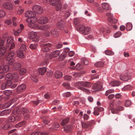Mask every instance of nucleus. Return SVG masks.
Here are the masks:
<instances>
[{
    "mask_svg": "<svg viewBox=\"0 0 135 135\" xmlns=\"http://www.w3.org/2000/svg\"><path fill=\"white\" fill-rule=\"evenodd\" d=\"M25 15L26 17H28L26 21L29 27L33 28H36L38 27V25L35 23V21L34 20V18H31L35 16V14L31 11H28L26 13Z\"/></svg>",
    "mask_w": 135,
    "mask_h": 135,
    "instance_id": "f257e3e1",
    "label": "nucleus"
},
{
    "mask_svg": "<svg viewBox=\"0 0 135 135\" xmlns=\"http://www.w3.org/2000/svg\"><path fill=\"white\" fill-rule=\"evenodd\" d=\"M46 70V68L45 67L39 68L38 71L36 70L34 72L33 74L31 77V79L34 82H36L37 81V77L38 75L39 74L44 75Z\"/></svg>",
    "mask_w": 135,
    "mask_h": 135,
    "instance_id": "f03ea898",
    "label": "nucleus"
},
{
    "mask_svg": "<svg viewBox=\"0 0 135 135\" xmlns=\"http://www.w3.org/2000/svg\"><path fill=\"white\" fill-rule=\"evenodd\" d=\"M28 110L26 108H22L20 109L19 110H17V113H19L20 115L21 116V117H22V115L24 116V118L25 119H28L30 118V115L28 114H26L28 112Z\"/></svg>",
    "mask_w": 135,
    "mask_h": 135,
    "instance_id": "7ed1b4c3",
    "label": "nucleus"
},
{
    "mask_svg": "<svg viewBox=\"0 0 135 135\" xmlns=\"http://www.w3.org/2000/svg\"><path fill=\"white\" fill-rule=\"evenodd\" d=\"M77 29L79 31L82 32L83 34L87 35L90 33V28L88 27H85L82 25H80L77 27Z\"/></svg>",
    "mask_w": 135,
    "mask_h": 135,
    "instance_id": "20e7f679",
    "label": "nucleus"
},
{
    "mask_svg": "<svg viewBox=\"0 0 135 135\" xmlns=\"http://www.w3.org/2000/svg\"><path fill=\"white\" fill-rule=\"evenodd\" d=\"M92 84L88 81H79L75 84V86L79 89V87H82L81 86L89 88L92 85Z\"/></svg>",
    "mask_w": 135,
    "mask_h": 135,
    "instance_id": "39448f33",
    "label": "nucleus"
},
{
    "mask_svg": "<svg viewBox=\"0 0 135 135\" xmlns=\"http://www.w3.org/2000/svg\"><path fill=\"white\" fill-rule=\"evenodd\" d=\"M15 53L13 51H11L9 53L7 58V63L10 65H12L14 61Z\"/></svg>",
    "mask_w": 135,
    "mask_h": 135,
    "instance_id": "423d86ee",
    "label": "nucleus"
},
{
    "mask_svg": "<svg viewBox=\"0 0 135 135\" xmlns=\"http://www.w3.org/2000/svg\"><path fill=\"white\" fill-rule=\"evenodd\" d=\"M49 3L53 6H56V10L59 11L61 8V2L60 0H49Z\"/></svg>",
    "mask_w": 135,
    "mask_h": 135,
    "instance_id": "0eeeda50",
    "label": "nucleus"
},
{
    "mask_svg": "<svg viewBox=\"0 0 135 135\" xmlns=\"http://www.w3.org/2000/svg\"><path fill=\"white\" fill-rule=\"evenodd\" d=\"M4 43V39H0V56L4 55L6 51V48L3 46Z\"/></svg>",
    "mask_w": 135,
    "mask_h": 135,
    "instance_id": "6e6552de",
    "label": "nucleus"
},
{
    "mask_svg": "<svg viewBox=\"0 0 135 135\" xmlns=\"http://www.w3.org/2000/svg\"><path fill=\"white\" fill-rule=\"evenodd\" d=\"M131 74L128 72L124 74L121 75H120V78L122 80L127 81L131 79Z\"/></svg>",
    "mask_w": 135,
    "mask_h": 135,
    "instance_id": "1a4fd4ad",
    "label": "nucleus"
},
{
    "mask_svg": "<svg viewBox=\"0 0 135 135\" xmlns=\"http://www.w3.org/2000/svg\"><path fill=\"white\" fill-rule=\"evenodd\" d=\"M32 9L33 11L36 13L41 14L43 12L42 7L39 5H35L33 6Z\"/></svg>",
    "mask_w": 135,
    "mask_h": 135,
    "instance_id": "9d476101",
    "label": "nucleus"
},
{
    "mask_svg": "<svg viewBox=\"0 0 135 135\" xmlns=\"http://www.w3.org/2000/svg\"><path fill=\"white\" fill-rule=\"evenodd\" d=\"M41 46L42 47V51L44 52H46L48 51L51 49V44L50 43H48L44 44H42Z\"/></svg>",
    "mask_w": 135,
    "mask_h": 135,
    "instance_id": "9b49d317",
    "label": "nucleus"
},
{
    "mask_svg": "<svg viewBox=\"0 0 135 135\" xmlns=\"http://www.w3.org/2000/svg\"><path fill=\"white\" fill-rule=\"evenodd\" d=\"M60 54V52L59 50H56L51 53L48 54L47 57H49L50 59H51L58 56Z\"/></svg>",
    "mask_w": 135,
    "mask_h": 135,
    "instance_id": "f8f14e48",
    "label": "nucleus"
},
{
    "mask_svg": "<svg viewBox=\"0 0 135 135\" xmlns=\"http://www.w3.org/2000/svg\"><path fill=\"white\" fill-rule=\"evenodd\" d=\"M17 115L16 117L14 116H12L9 117L8 119V121L9 122H14L15 120H16L18 121L21 118V116L20 115L19 113Z\"/></svg>",
    "mask_w": 135,
    "mask_h": 135,
    "instance_id": "ddd939ff",
    "label": "nucleus"
},
{
    "mask_svg": "<svg viewBox=\"0 0 135 135\" xmlns=\"http://www.w3.org/2000/svg\"><path fill=\"white\" fill-rule=\"evenodd\" d=\"M30 38L32 39V41L35 42H37L39 41V38L37 36L36 33L34 32H31L30 33Z\"/></svg>",
    "mask_w": 135,
    "mask_h": 135,
    "instance_id": "4468645a",
    "label": "nucleus"
},
{
    "mask_svg": "<svg viewBox=\"0 0 135 135\" xmlns=\"http://www.w3.org/2000/svg\"><path fill=\"white\" fill-rule=\"evenodd\" d=\"M49 21L48 18L45 16L41 17L38 20V23L43 24L47 23Z\"/></svg>",
    "mask_w": 135,
    "mask_h": 135,
    "instance_id": "2eb2a0df",
    "label": "nucleus"
},
{
    "mask_svg": "<svg viewBox=\"0 0 135 135\" xmlns=\"http://www.w3.org/2000/svg\"><path fill=\"white\" fill-rule=\"evenodd\" d=\"M3 7L6 9L11 10L13 8V6L11 3L9 2H5L3 4Z\"/></svg>",
    "mask_w": 135,
    "mask_h": 135,
    "instance_id": "dca6fc26",
    "label": "nucleus"
},
{
    "mask_svg": "<svg viewBox=\"0 0 135 135\" xmlns=\"http://www.w3.org/2000/svg\"><path fill=\"white\" fill-rule=\"evenodd\" d=\"M102 86L100 83H97L94 84L92 86L93 89L99 90H100L102 88Z\"/></svg>",
    "mask_w": 135,
    "mask_h": 135,
    "instance_id": "f3484780",
    "label": "nucleus"
},
{
    "mask_svg": "<svg viewBox=\"0 0 135 135\" xmlns=\"http://www.w3.org/2000/svg\"><path fill=\"white\" fill-rule=\"evenodd\" d=\"M108 109L111 110V112L112 113H116L117 112V109H116L114 107L113 103V102L110 103Z\"/></svg>",
    "mask_w": 135,
    "mask_h": 135,
    "instance_id": "a211bd4d",
    "label": "nucleus"
},
{
    "mask_svg": "<svg viewBox=\"0 0 135 135\" xmlns=\"http://www.w3.org/2000/svg\"><path fill=\"white\" fill-rule=\"evenodd\" d=\"M21 66V65L20 63H15L12 66V69L14 70H17L20 69Z\"/></svg>",
    "mask_w": 135,
    "mask_h": 135,
    "instance_id": "6ab92c4d",
    "label": "nucleus"
},
{
    "mask_svg": "<svg viewBox=\"0 0 135 135\" xmlns=\"http://www.w3.org/2000/svg\"><path fill=\"white\" fill-rule=\"evenodd\" d=\"M20 28L18 29L16 31H15L14 32V34L16 36L19 35V34L21 32L22 30H23L24 28V26L22 24H21L20 25Z\"/></svg>",
    "mask_w": 135,
    "mask_h": 135,
    "instance_id": "aec40b11",
    "label": "nucleus"
},
{
    "mask_svg": "<svg viewBox=\"0 0 135 135\" xmlns=\"http://www.w3.org/2000/svg\"><path fill=\"white\" fill-rule=\"evenodd\" d=\"M26 86L24 84H22L18 86L17 89V91L19 93L22 92L26 88Z\"/></svg>",
    "mask_w": 135,
    "mask_h": 135,
    "instance_id": "412c9836",
    "label": "nucleus"
},
{
    "mask_svg": "<svg viewBox=\"0 0 135 135\" xmlns=\"http://www.w3.org/2000/svg\"><path fill=\"white\" fill-rule=\"evenodd\" d=\"M11 112L10 109H7L4 110L0 113V115L3 116L9 114Z\"/></svg>",
    "mask_w": 135,
    "mask_h": 135,
    "instance_id": "4be33fe9",
    "label": "nucleus"
},
{
    "mask_svg": "<svg viewBox=\"0 0 135 135\" xmlns=\"http://www.w3.org/2000/svg\"><path fill=\"white\" fill-rule=\"evenodd\" d=\"M50 33L53 36L56 37L58 34V32L57 31V29H53L50 31Z\"/></svg>",
    "mask_w": 135,
    "mask_h": 135,
    "instance_id": "5701e85b",
    "label": "nucleus"
},
{
    "mask_svg": "<svg viewBox=\"0 0 135 135\" xmlns=\"http://www.w3.org/2000/svg\"><path fill=\"white\" fill-rule=\"evenodd\" d=\"M12 80L15 81L16 82L18 81L19 76L18 74L16 73H15L12 75Z\"/></svg>",
    "mask_w": 135,
    "mask_h": 135,
    "instance_id": "b1692460",
    "label": "nucleus"
},
{
    "mask_svg": "<svg viewBox=\"0 0 135 135\" xmlns=\"http://www.w3.org/2000/svg\"><path fill=\"white\" fill-rule=\"evenodd\" d=\"M72 126L70 125H68L64 127V130L67 132H70L72 128Z\"/></svg>",
    "mask_w": 135,
    "mask_h": 135,
    "instance_id": "393cba45",
    "label": "nucleus"
},
{
    "mask_svg": "<svg viewBox=\"0 0 135 135\" xmlns=\"http://www.w3.org/2000/svg\"><path fill=\"white\" fill-rule=\"evenodd\" d=\"M55 76L57 78H61L62 76V73L59 71H56L55 73Z\"/></svg>",
    "mask_w": 135,
    "mask_h": 135,
    "instance_id": "a878e982",
    "label": "nucleus"
},
{
    "mask_svg": "<svg viewBox=\"0 0 135 135\" xmlns=\"http://www.w3.org/2000/svg\"><path fill=\"white\" fill-rule=\"evenodd\" d=\"M23 51L19 50L17 52V55L18 57L21 58H23L24 57V55Z\"/></svg>",
    "mask_w": 135,
    "mask_h": 135,
    "instance_id": "bb28decb",
    "label": "nucleus"
},
{
    "mask_svg": "<svg viewBox=\"0 0 135 135\" xmlns=\"http://www.w3.org/2000/svg\"><path fill=\"white\" fill-rule=\"evenodd\" d=\"M81 126L83 128H86L90 126L91 123L89 122H87V123L81 122Z\"/></svg>",
    "mask_w": 135,
    "mask_h": 135,
    "instance_id": "cd10ccee",
    "label": "nucleus"
},
{
    "mask_svg": "<svg viewBox=\"0 0 135 135\" xmlns=\"http://www.w3.org/2000/svg\"><path fill=\"white\" fill-rule=\"evenodd\" d=\"M102 7L105 10H109V4L107 3H103L102 4Z\"/></svg>",
    "mask_w": 135,
    "mask_h": 135,
    "instance_id": "c85d7f7f",
    "label": "nucleus"
},
{
    "mask_svg": "<svg viewBox=\"0 0 135 135\" xmlns=\"http://www.w3.org/2000/svg\"><path fill=\"white\" fill-rule=\"evenodd\" d=\"M65 23V22L61 20L59 21L57 24V27L59 28H60L62 27L64 24Z\"/></svg>",
    "mask_w": 135,
    "mask_h": 135,
    "instance_id": "c756f323",
    "label": "nucleus"
},
{
    "mask_svg": "<svg viewBox=\"0 0 135 135\" xmlns=\"http://www.w3.org/2000/svg\"><path fill=\"white\" fill-rule=\"evenodd\" d=\"M110 84L112 86H118L120 83L118 81H114L110 83Z\"/></svg>",
    "mask_w": 135,
    "mask_h": 135,
    "instance_id": "7c9ffc66",
    "label": "nucleus"
},
{
    "mask_svg": "<svg viewBox=\"0 0 135 135\" xmlns=\"http://www.w3.org/2000/svg\"><path fill=\"white\" fill-rule=\"evenodd\" d=\"M104 62L103 61L98 62L95 63L94 65L95 66L98 67H103L104 65Z\"/></svg>",
    "mask_w": 135,
    "mask_h": 135,
    "instance_id": "2f4dec72",
    "label": "nucleus"
},
{
    "mask_svg": "<svg viewBox=\"0 0 135 135\" xmlns=\"http://www.w3.org/2000/svg\"><path fill=\"white\" fill-rule=\"evenodd\" d=\"M50 26L48 25H43L41 26L40 27H39V26H38L37 28H39L40 29L42 30H44L47 29H49V28H50Z\"/></svg>",
    "mask_w": 135,
    "mask_h": 135,
    "instance_id": "473e14b6",
    "label": "nucleus"
},
{
    "mask_svg": "<svg viewBox=\"0 0 135 135\" xmlns=\"http://www.w3.org/2000/svg\"><path fill=\"white\" fill-rule=\"evenodd\" d=\"M132 27V25L131 23H128L126 24V29L128 31L131 30Z\"/></svg>",
    "mask_w": 135,
    "mask_h": 135,
    "instance_id": "72a5a7b5",
    "label": "nucleus"
},
{
    "mask_svg": "<svg viewBox=\"0 0 135 135\" xmlns=\"http://www.w3.org/2000/svg\"><path fill=\"white\" fill-rule=\"evenodd\" d=\"M11 104L10 102L6 103L3 104H2V109L6 108L10 106Z\"/></svg>",
    "mask_w": 135,
    "mask_h": 135,
    "instance_id": "f704fd0d",
    "label": "nucleus"
},
{
    "mask_svg": "<svg viewBox=\"0 0 135 135\" xmlns=\"http://www.w3.org/2000/svg\"><path fill=\"white\" fill-rule=\"evenodd\" d=\"M107 20L109 21L114 23H116L117 22V20L115 18H113V17L108 18Z\"/></svg>",
    "mask_w": 135,
    "mask_h": 135,
    "instance_id": "c9c22d12",
    "label": "nucleus"
},
{
    "mask_svg": "<svg viewBox=\"0 0 135 135\" xmlns=\"http://www.w3.org/2000/svg\"><path fill=\"white\" fill-rule=\"evenodd\" d=\"M69 118H66L63 119L61 123V125L62 126H64L65 124L68 123L69 121Z\"/></svg>",
    "mask_w": 135,
    "mask_h": 135,
    "instance_id": "e433bc0d",
    "label": "nucleus"
},
{
    "mask_svg": "<svg viewBox=\"0 0 135 135\" xmlns=\"http://www.w3.org/2000/svg\"><path fill=\"white\" fill-rule=\"evenodd\" d=\"M47 55L46 56V59H45L44 61L41 63V65H47L49 62V59L48 58H49V57H47Z\"/></svg>",
    "mask_w": 135,
    "mask_h": 135,
    "instance_id": "4c0bfd02",
    "label": "nucleus"
},
{
    "mask_svg": "<svg viewBox=\"0 0 135 135\" xmlns=\"http://www.w3.org/2000/svg\"><path fill=\"white\" fill-rule=\"evenodd\" d=\"M12 75L11 73H9L7 74L6 76V80H12Z\"/></svg>",
    "mask_w": 135,
    "mask_h": 135,
    "instance_id": "58836bf2",
    "label": "nucleus"
},
{
    "mask_svg": "<svg viewBox=\"0 0 135 135\" xmlns=\"http://www.w3.org/2000/svg\"><path fill=\"white\" fill-rule=\"evenodd\" d=\"M79 89L83 91H85L86 93L89 94L90 93V90L89 89L84 88L83 87H79Z\"/></svg>",
    "mask_w": 135,
    "mask_h": 135,
    "instance_id": "ea45409f",
    "label": "nucleus"
},
{
    "mask_svg": "<svg viewBox=\"0 0 135 135\" xmlns=\"http://www.w3.org/2000/svg\"><path fill=\"white\" fill-rule=\"evenodd\" d=\"M13 41L12 37H9L7 39V42L8 45H9L12 43Z\"/></svg>",
    "mask_w": 135,
    "mask_h": 135,
    "instance_id": "a19ab883",
    "label": "nucleus"
},
{
    "mask_svg": "<svg viewBox=\"0 0 135 135\" xmlns=\"http://www.w3.org/2000/svg\"><path fill=\"white\" fill-rule=\"evenodd\" d=\"M105 53L106 55H113L114 54L113 51L109 50H106L105 51Z\"/></svg>",
    "mask_w": 135,
    "mask_h": 135,
    "instance_id": "79ce46f5",
    "label": "nucleus"
},
{
    "mask_svg": "<svg viewBox=\"0 0 135 135\" xmlns=\"http://www.w3.org/2000/svg\"><path fill=\"white\" fill-rule=\"evenodd\" d=\"M9 69V66L7 65H6L4 66L2 69V70L4 72L6 73L8 71Z\"/></svg>",
    "mask_w": 135,
    "mask_h": 135,
    "instance_id": "37998d69",
    "label": "nucleus"
},
{
    "mask_svg": "<svg viewBox=\"0 0 135 135\" xmlns=\"http://www.w3.org/2000/svg\"><path fill=\"white\" fill-rule=\"evenodd\" d=\"M83 68L82 65L79 64H77L75 66V69L78 70H80Z\"/></svg>",
    "mask_w": 135,
    "mask_h": 135,
    "instance_id": "c03bdc74",
    "label": "nucleus"
},
{
    "mask_svg": "<svg viewBox=\"0 0 135 135\" xmlns=\"http://www.w3.org/2000/svg\"><path fill=\"white\" fill-rule=\"evenodd\" d=\"M37 45L36 44H31L30 45V48L32 49H36L37 48Z\"/></svg>",
    "mask_w": 135,
    "mask_h": 135,
    "instance_id": "a18cd8bd",
    "label": "nucleus"
},
{
    "mask_svg": "<svg viewBox=\"0 0 135 135\" xmlns=\"http://www.w3.org/2000/svg\"><path fill=\"white\" fill-rule=\"evenodd\" d=\"M66 57V55L65 54H61L59 57V61L63 60Z\"/></svg>",
    "mask_w": 135,
    "mask_h": 135,
    "instance_id": "49530a36",
    "label": "nucleus"
},
{
    "mask_svg": "<svg viewBox=\"0 0 135 135\" xmlns=\"http://www.w3.org/2000/svg\"><path fill=\"white\" fill-rule=\"evenodd\" d=\"M26 72V70L24 68H23L21 69L19 72V73L21 75L24 74Z\"/></svg>",
    "mask_w": 135,
    "mask_h": 135,
    "instance_id": "de8ad7c7",
    "label": "nucleus"
},
{
    "mask_svg": "<svg viewBox=\"0 0 135 135\" xmlns=\"http://www.w3.org/2000/svg\"><path fill=\"white\" fill-rule=\"evenodd\" d=\"M133 87L132 86L129 85H126L123 88V90H130Z\"/></svg>",
    "mask_w": 135,
    "mask_h": 135,
    "instance_id": "09e8293b",
    "label": "nucleus"
},
{
    "mask_svg": "<svg viewBox=\"0 0 135 135\" xmlns=\"http://www.w3.org/2000/svg\"><path fill=\"white\" fill-rule=\"evenodd\" d=\"M10 125L9 123L5 124L3 127V129L7 130L10 128Z\"/></svg>",
    "mask_w": 135,
    "mask_h": 135,
    "instance_id": "8fccbe9b",
    "label": "nucleus"
},
{
    "mask_svg": "<svg viewBox=\"0 0 135 135\" xmlns=\"http://www.w3.org/2000/svg\"><path fill=\"white\" fill-rule=\"evenodd\" d=\"M10 45H7V48L8 47H9L10 46V47L9 48V50H11L12 49H13L15 47V44L14 43H13L12 44H10Z\"/></svg>",
    "mask_w": 135,
    "mask_h": 135,
    "instance_id": "3c124183",
    "label": "nucleus"
},
{
    "mask_svg": "<svg viewBox=\"0 0 135 135\" xmlns=\"http://www.w3.org/2000/svg\"><path fill=\"white\" fill-rule=\"evenodd\" d=\"M4 95H8L9 96L12 94V92L9 90H5L4 91Z\"/></svg>",
    "mask_w": 135,
    "mask_h": 135,
    "instance_id": "603ef678",
    "label": "nucleus"
},
{
    "mask_svg": "<svg viewBox=\"0 0 135 135\" xmlns=\"http://www.w3.org/2000/svg\"><path fill=\"white\" fill-rule=\"evenodd\" d=\"M26 49V47L25 45L23 43H22V44L21 47L20 48L19 50H20L22 51H23L25 50Z\"/></svg>",
    "mask_w": 135,
    "mask_h": 135,
    "instance_id": "864d4df0",
    "label": "nucleus"
},
{
    "mask_svg": "<svg viewBox=\"0 0 135 135\" xmlns=\"http://www.w3.org/2000/svg\"><path fill=\"white\" fill-rule=\"evenodd\" d=\"M114 91V90L113 89H109L106 91L105 94V95L107 96L110 93H113Z\"/></svg>",
    "mask_w": 135,
    "mask_h": 135,
    "instance_id": "5fc2aeb1",
    "label": "nucleus"
},
{
    "mask_svg": "<svg viewBox=\"0 0 135 135\" xmlns=\"http://www.w3.org/2000/svg\"><path fill=\"white\" fill-rule=\"evenodd\" d=\"M7 81L5 83L6 85L8 87L9 86L11 85L12 83V81H11V80H7Z\"/></svg>",
    "mask_w": 135,
    "mask_h": 135,
    "instance_id": "6e6d98bb",
    "label": "nucleus"
},
{
    "mask_svg": "<svg viewBox=\"0 0 135 135\" xmlns=\"http://www.w3.org/2000/svg\"><path fill=\"white\" fill-rule=\"evenodd\" d=\"M64 78L65 80L68 81L70 80L72 78V77L71 76L67 75L65 76Z\"/></svg>",
    "mask_w": 135,
    "mask_h": 135,
    "instance_id": "4d7b16f0",
    "label": "nucleus"
},
{
    "mask_svg": "<svg viewBox=\"0 0 135 135\" xmlns=\"http://www.w3.org/2000/svg\"><path fill=\"white\" fill-rule=\"evenodd\" d=\"M131 104V101L128 100L126 101L125 105L126 107H128Z\"/></svg>",
    "mask_w": 135,
    "mask_h": 135,
    "instance_id": "13d9d810",
    "label": "nucleus"
},
{
    "mask_svg": "<svg viewBox=\"0 0 135 135\" xmlns=\"http://www.w3.org/2000/svg\"><path fill=\"white\" fill-rule=\"evenodd\" d=\"M121 35V32H118L115 33L114 36L115 37L117 38L120 37Z\"/></svg>",
    "mask_w": 135,
    "mask_h": 135,
    "instance_id": "bf43d9fd",
    "label": "nucleus"
},
{
    "mask_svg": "<svg viewBox=\"0 0 135 135\" xmlns=\"http://www.w3.org/2000/svg\"><path fill=\"white\" fill-rule=\"evenodd\" d=\"M62 84L66 88L69 89L70 88V85L69 83H64Z\"/></svg>",
    "mask_w": 135,
    "mask_h": 135,
    "instance_id": "052dcab7",
    "label": "nucleus"
},
{
    "mask_svg": "<svg viewBox=\"0 0 135 135\" xmlns=\"http://www.w3.org/2000/svg\"><path fill=\"white\" fill-rule=\"evenodd\" d=\"M5 12L3 10L0 9V17H2L5 16Z\"/></svg>",
    "mask_w": 135,
    "mask_h": 135,
    "instance_id": "680f3d73",
    "label": "nucleus"
},
{
    "mask_svg": "<svg viewBox=\"0 0 135 135\" xmlns=\"http://www.w3.org/2000/svg\"><path fill=\"white\" fill-rule=\"evenodd\" d=\"M42 100H38L35 101H32V102L33 104L37 105L39 104V103L42 102Z\"/></svg>",
    "mask_w": 135,
    "mask_h": 135,
    "instance_id": "e2e57ef3",
    "label": "nucleus"
},
{
    "mask_svg": "<svg viewBox=\"0 0 135 135\" xmlns=\"http://www.w3.org/2000/svg\"><path fill=\"white\" fill-rule=\"evenodd\" d=\"M94 111L93 112V114L94 115H98L99 114V111L97 110V109H96V108H95V107L94 109Z\"/></svg>",
    "mask_w": 135,
    "mask_h": 135,
    "instance_id": "0e129e2a",
    "label": "nucleus"
},
{
    "mask_svg": "<svg viewBox=\"0 0 135 135\" xmlns=\"http://www.w3.org/2000/svg\"><path fill=\"white\" fill-rule=\"evenodd\" d=\"M53 127L56 128H59L60 127L59 124L57 122H54L53 124Z\"/></svg>",
    "mask_w": 135,
    "mask_h": 135,
    "instance_id": "69168bd1",
    "label": "nucleus"
},
{
    "mask_svg": "<svg viewBox=\"0 0 135 135\" xmlns=\"http://www.w3.org/2000/svg\"><path fill=\"white\" fill-rule=\"evenodd\" d=\"M70 12H69V11H66V12L65 13V18H67L70 15Z\"/></svg>",
    "mask_w": 135,
    "mask_h": 135,
    "instance_id": "338daca9",
    "label": "nucleus"
},
{
    "mask_svg": "<svg viewBox=\"0 0 135 135\" xmlns=\"http://www.w3.org/2000/svg\"><path fill=\"white\" fill-rule=\"evenodd\" d=\"M8 87L5 83H3L1 85V88L2 90H4Z\"/></svg>",
    "mask_w": 135,
    "mask_h": 135,
    "instance_id": "774afa93",
    "label": "nucleus"
}]
</instances>
